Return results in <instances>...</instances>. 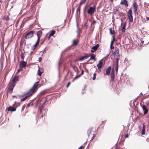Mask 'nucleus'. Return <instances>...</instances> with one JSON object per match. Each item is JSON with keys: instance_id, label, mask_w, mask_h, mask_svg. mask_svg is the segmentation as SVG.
<instances>
[{"instance_id": "obj_25", "label": "nucleus", "mask_w": 149, "mask_h": 149, "mask_svg": "<svg viewBox=\"0 0 149 149\" xmlns=\"http://www.w3.org/2000/svg\"><path fill=\"white\" fill-rule=\"evenodd\" d=\"M91 59L95 60V56L93 54H92L91 56Z\"/></svg>"}, {"instance_id": "obj_46", "label": "nucleus", "mask_w": 149, "mask_h": 149, "mask_svg": "<svg viewBox=\"0 0 149 149\" xmlns=\"http://www.w3.org/2000/svg\"><path fill=\"white\" fill-rule=\"evenodd\" d=\"M16 97V96L15 95H14V96H13V97Z\"/></svg>"}, {"instance_id": "obj_40", "label": "nucleus", "mask_w": 149, "mask_h": 149, "mask_svg": "<svg viewBox=\"0 0 149 149\" xmlns=\"http://www.w3.org/2000/svg\"><path fill=\"white\" fill-rule=\"evenodd\" d=\"M84 71L82 70V72H81V74H80V75H82L83 73H84Z\"/></svg>"}, {"instance_id": "obj_12", "label": "nucleus", "mask_w": 149, "mask_h": 149, "mask_svg": "<svg viewBox=\"0 0 149 149\" xmlns=\"http://www.w3.org/2000/svg\"><path fill=\"white\" fill-rule=\"evenodd\" d=\"M142 108L143 109V110L144 111V114H146L148 112V110L147 109V107L144 105H143L142 107Z\"/></svg>"}, {"instance_id": "obj_41", "label": "nucleus", "mask_w": 149, "mask_h": 149, "mask_svg": "<svg viewBox=\"0 0 149 149\" xmlns=\"http://www.w3.org/2000/svg\"><path fill=\"white\" fill-rule=\"evenodd\" d=\"M93 24H95V23H96V22L94 20V21H93Z\"/></svg>"}, {"instance_id": "obj_37", "label": "nucleus", "mask_w": 149, "mask_h": 149, "mask_svg": "<svg viewBox=\"0 0 149 149\" xmlns=\"http://www.w3.org/2000/svg\"><path fill=\"white\" fill-rule=\"evenodd\" d=\"M115 40V37H114V36H113L112 41H113V42H114Z\"/></svg>"}, {"instance_id": "obj_45", "label": "nucleus", "mask_w": 149, "mask_h": 149, "mask_svg": "<svg viewBox=\"0 0 149 149\" xmlns=\"http://www.w3.org/2000/svg\"><path fill=\"white\" fill-rule=\"evenodd\" d=\"M40 113H41L42 112V109H40Z\"/></svg>"}, {"instance_id": "obj_7", "label": "nucleus", "mask_w": 149, "mask_h": 149, "mask_svg": "<svg viewBox=\"0 0 149 149\" xmlns=\"http://www.w3.org/2000/svg\"><path fill=\"white\" fill-rule=\"evenodd\" d=\"M133 6L135 13H137V9L138 8V5H137L136 2H134L133 3Z\"/></svg>"}, {"instance_id": "obj_13", "label": "nucleus", "mask_w": 149, "mask_h": 149, "mask_svg": "<svg viewBox=\"0 0 149 149\" xmlns=\"http://www.w3.org/2000/svg\"><path fill=\"white\" fill-rule=\"evenodd\" d=\"M16 108L12 107H9L8 108V110L9 111H16Z\"/></svg>"}, {"instance_id": "obj_44", "label": "nucleus", "mask_w": 149, "mask_h": 149, "mask_svg": "<svg viewBox=\"0 0 149 149\" xmlns=\"http://www.w3.org/2000/svg\"><path fill=\"white\" fill-rule=\"evenodd\" d=\"M125 137L126 138L128 137V135H127L125 136Z\"/></svg>"}, {"instance_id": "obj_49", "label": "nucleus", "mask_w": 149, "mask_h": 149, "mask_svg": "<svg viewBox=\"0 0 149 149\" xmlns=\"http://www.w3.org/2000/svg\"><path fill=\"white\" fill-rule=\"evenodd\" d=\"M141 94H142L141 93L140 94V95H141Z\"/></svg>"}, {"instance_id": "obj_33", "label": "nucleus", "mask_w": 149, "mask_h": 149, "mask_svg": "<svg viewBox=\"0 0 149 149\" xmlns=\"http://www.w3.org/2000/svg\"><path fill=\"white\" fill-rule=\"evenodd\" d=\"M118 70V66L116 65L115 67V70L116 72H117Z\"/></svg>"}, {"instance_id": "obj_20", "label": "nucleus", "mask_w": 149, "mask_h": 149, "mask_svg": "<svg viewBox=\"0 0 149 149\" xmlns=\"http://www.w3.org/2000/svg\"><path fill=\"white\" fill-rule=\"evenodd\" d=\"M39 41H40L39 40H37L35 45L32 47L33 49H35L36 47L38 45L39 43Z\"/></svg>"}, {"instance_id": "obj_43", "label": "nucleus", "mask_w": 149, "mask_h": 149, "mask_svg": "<svg viewBox=\"0 0 149 149\" xmlns=\"http://www.w3.org/2000/svg\"><path fill=\"white\" fill-rule=\"evenodd\" d=\"M143 42H144V41H142L141 42V44H143Z\"/></svg>"}, {"instance_id": "obj_1", "label": "nucleus", "mask_w": 149, "mask_h": 149, "mask_svg": "<svg viewBox=\"0 0 149 149\" xmlns=\"http://www.w3.org/2000/svg\"><path fill=\"white\" fill-rule=\"evenodd\" d=\"M39 82L35 83L33 87L30 89L29 91L22 95V97L23 98L21 99L22 101H24L28 97L31 95L35 91V89L38 85Z\"/></svg>"}, {"instance_id": "obj_28", "label": "nucleus", "mask_w": 149, "mask_h": 149, "mask_svg": "<svg viewBox=\"0 0 149 149\" xmlns=\"http://www.w3.org/2000/svg\"><path fill=\"white\" fill-rule=\"evenodd\" d=\"M81 76V75L80 74H79V75H77V76H75V77H74V79L73 80V81H74V80L77 78H79V77H80V76Z\"/></svg>"}, {"instance_id": "obj_48", "label": "nucleus", "mask_w": 149, "mask_h": 149, "mask_svg": "<svg viewBox=\"0 0 149 149\" xmlns=\"http://www.w3.org/2000/svg\"><path fill=\"white\" fill-rule=\"evenodd\" d=\"M110 1H111V2H112L113 1V0H110Z\"/></svg>"}, {"instance_id": "obj_6", "label": "nucleus", "mask_w": 149, "mask_h": 149, "mask_svg": "<svg viewBox=\"0 0 149 149\" xmlns=\"http://www.w3.org/2000/svg\"><path fill=\"white\" fill-rule=\"evenodd\" d=\"M42 34V32L41 30L38 31L37 32V36L38 37L37 40L40 41V38L41 37Z\"/></svg>"}, {"instance_id": "obj_15", "label": "nucleus", "mask_w": 149, "mask_h": 149, "mask_svg": "<svg viewBox=\"0 0 149 149\" xmlns=\"http://www.w3.org/2000/svg\"><path fill=\"white\" fill-rule=\"evenodd\" d=\"M111 67L110 66L106 70V75H109L111 70Z\"/></svg>"}, {"instance_id": "obj_10", "label": "nucleus", "mask_w": 149, "mask_h": 149, "mask_svg": "<svg viewBox=\"0 0 149 149\" xmlns=\"http://www.w3.org/2000/svg\"><path fill=\"white\" fill-rule=\"evenodd\" d=\"M102 64L103 63L102 61V60H101L100 61H99L98 64L97 65V66L98 69H100L101 68L102 65Z\"/></svg>"}, {"instance_id": "obj_38", "label": "nucleus", "mask_w": 149, "mask_h": 149, "mask_svg": "<svg viewBox=\"0 0 149 149\" xmlns=\"http://www.w3.org/2000/svg\"><path fill=\"white\" fill-rule=\"evenodd\" d=\"M42 58L41 57H40L39 58V61L40 62V61H41V60H42Z\"/></svg>"}, {"instance_id": "obj_29", "label": "nucleus", "mask_w": 149, "mask_h": 149, "mask_svg": "<svg viewBox=\"0 0 149 149\" xmlns=\"http://www.w3.org/2000/svg\"><path fill=\"white\" fill-rule=\"evenodd\" d=\"M77 26L78 29L77 30V33L79 35L80 33V30L79 28L78 24H77Z\"/></svg>"}, {"instance_id": "obj_31", "label": "nucleus", "mask_w": 149, "mask_h": 149, "mask_svg": "<svg viewBox=\"0 0 149 149\" xmlns=\"http://www.w3.org/2000/svg\"><path fill=\"white\" fill-rule=\"evenodd\" d=\"M96 73L95 72L94 73V74H93V80H95V79H96V77H95V76H96Z\"/></svg>"}, {"instance_id": "obj_30", "label": "nucleus", "mask_w": 149, "mask_h": 149, "mask_svg": "<svg viewBox=\"0 0 149 149\" xmlns=\"http://www.w3.org/2000/svg\"><path fill=\"white\" fill-rule=\"evenodd\" d=\"M119 60V58H116V65L118 66V61Z\"/></svg>"}, {"instance_id": "obj_9", "label": "nucleus", "mask_w": 149, "mask_h": 149, "mask_svg": "<svg viewBox=\"0 0 149 149\" xmlns=\"http://www.w3.org/2000/svg\"><path fill=\"white\" fill-rule=\"evenodd\" d=\"M114 55L117 57V58H119V49H117L114 52H113Z\"/></svg>"}, {"instance_id": "obj_17", "label": "nucleus", "mask_w": 149, "mask_h": 149, "mask_svg": "<svg viewBox=\"0 0 149 149\" xmlns=\"http://www.w3.org/2000/svg\"><path fill=\"white\" fill-rule=\"evenodd\" d=\"M26 62L22 61L20 63V64L22 67L24 68L26 66Z\"/></svg>"}, {"instance_id": "obj_34", "label": "nucleus", "mask_w": 149, "mask_h": 149, "mask_svg": "<svg viewBox=\"0 0 149 149\" xmlns=\"http://www.w3.org/2000/svg\"><path fill=\"white\" fill-rule=\"evenodd\" d=\"M80 6H79L78 8L77 9V11H80Z\"/></svg>"}, {"instance_id": "obj_21", "label": "nucleus", "mask_w": 149, "mask_h": 149, "mask_svg": "<svg viewBox=\"0 0 149 149\" xmlns=\"http://www.w3.org/2000/svg\"><path fill=\"white\" fill-rule=\"evenodd\" d=\"M89 57L88 56H83L80 58L79 60L80 61H82L83 60L87 59Z\"/></svg>"}, {"instance_id": "obj_16", "label": "nucleus", "mask_w": 149, "mask_h": 149, "mask_svg": "<svg viewBox=\"0 0 149 149\" xmlns=\"http://www.w3.org/2000/svg\"><path fill=\"white\" fill-rule=\"evenodd\" d=\"M18 81V77L16 76H15L13 78V83L15 84L16 83V81Z\"/></svg>"}, {"instance_id": "obj_19", "label": "nucleus", "mask_w": 149, "mask_h": 149, "mask_svg": "<svg viewBox=\"0 0 149 149\" xmlns=\"http://www.w3.org/2000/svg\"><path fill=\"white\" fill-rule=\"evenodd\" d=\"M78 43V41L77 39H75L72 41V45H76Z\"/></svg>"}, {"instance_id": "obj_11", "label": "nucleus", "mask_w": 149, "mask_h": 149, "mask_svg": "<svg viewBox=\"0 0 149 149\" xmlns=\"http://www.w3.org/2000/svg\"><path fill=\"white\" fill-rule=\"evenodd\" d=\"M120 3L122 5H124L126 7L128 6L126 0H123L121 1Z\"/></svg>"}, {"instance_id": "obj_23", "label": "nucleus", "mask_w": 149, "mask_h": 149, "mask_svg": "<svg viewBox=\"0 0 149 149\" xmlns=\"http://www.w3.org/2000/svg\"><path fill=\"white\" fill-rule=\"evenodd\" d=\"M125 27H126V24H124L123 26L122 29V32H125Z\"/></svg>"}, {"instance_id": "obj_50", "label": "nucleus", "mask_w": 149, "mask_h": 149, "mask_svg": "<svg viewBox=\"0 0 149 149\" xmlns=\"http://www.w3.org/2000/svg\"><path fill=\"white\" fill-rule=\"evenodd\" d=\"M19 71V70H18V72Z\"/></svg>"}, {"instance_id": "obj_14", "label": "nucleus", "mask_w": 149, "mask_h": 149, "mask_svg": "<svg viewBox=\"0 0 149 149\" xmlns=\"http://www.w3.org/2000/svg\"><path fill=\"white\" fill-rule=\"evenodd\" d=\"M111 79L112 81H113L114 78V70L113 69L111 72Z\"/></svg>"}, {"instance_id": "obj_22", "label": "nucleus", "mask_w": 149, "mask_h": 149, "mask_svg": "<svg viewBox=\"0 0 149 149\" xmlns=\"http://www.w3.org/2000/svg\"><path fill=\"white\" fill-rule=\"evenodd\" d=\"M55 33V31L54 30L52 31L49 35V38L53 36Z\"/></svg>"}, {"instance_id": "obj_27", "label": "nucleus", "mask_w": 149, "mask_h": 149, "mask_svg": "<svg viewBox=\"0 0 149 149\" xmlns=\"http://www.w3.org/2000/svg\"><path fill=\"white\" fill-rule=\"evenodd\" d=\"M86 0H82L80 3V5L81 6L82 4L86 2Z\"/></svg>"}, {"instance_id": "obj_47", "label": "nucleus", "mask_w": 149, "mask_h": 149, "mask_svg": "<svg viewBox=\"0 0 149 149\" xmlns=\"http://www.w3.org/2000/svg\"><path fill=\"white\" fill-rule=\"evenodd\" d=\"M147 20H148V19H149V18H147Z\"/></svg>"}, {"instance_id": "obj_4", "label": "nucleus", "mask_w": 149, "mask_h": 149, "mask_svg": "<svg viewBox=\"0 0 149 149\" xmlns=\"http://www.w3.org/2000/svg\"><path fill=\"white\" fill-rule=\"evenodd\" d=\"M132 14V10L131 9L129 10L127 13V15L128 19L130 22H132L133 21Z\"/></svg>"}, {"instance_id": "obj_24", "label": "nucleus", "mask_w": 149, "mask_h": 149, "mask_svg": "<svg viewBox=\"0 0 149 149\" xmlns=\"http://www.w3.org/2000/svg\"><path fill=\"white\" fill-rule=\"evenodd\" d=\"M145 126L144 125H143V129H142V135H143V134H145Z\"/></svg>"}, {"instance_id": "obj_32", "label": "nucleus", "mask_w": 149, "mask_h": 149, "mask_svg": "<svg viewBox=\"0 0 149 149\" xmlns=\"http://www.w3.org/2000/svg\"><path fill=\"white\" fill-rule=\"evenodd\" d=\"M21 59L22 60H24V54H23V53H21Z\"/></svg>"}, {"instance_id": "obj_2", "label": "nucleus", "mask_w": 149, "mask_h": 149, "mask_svg": "<svg viewBox=\"0 0 149 149\" xmlns=\"http://www.w3.org/2000/svg\"><path fill=\"white\" fill-rule=\"evenodd\" d=\"M95 10V6L93 5V7H91L88 9L87 11V13L91 15L94 13Z\"/></svg>"}, {"instance_id": "obj_26", "label": "nucleus", "mask_w": 149, "mask_h": 149, "mask_svg": "<svg viewBox=\"0 0 149 149\" xmlns=\"http://www.w3.org/2000/svg\"><path fill=\"white\" fill-rule=\"evenodd\" d=\"M109 30L110 31V33L111 34L113 35L114 33V31H112L111 28H110Z\"/></svg>"}, {"instance_id": "obj_3", "label": "nucleus", "mask_w": 149, "mask_h": 149, "mask_svg": "<svg viewBox=\"0 0 149 149\" xmlns=\"http://www.w3.org/2000/svg\"><path fill=\"white\" fill-rule=\"evenodd\" d=\"M34 31H31L29 32L25 36V38L26 39H29V38H32L33 36V33Z\"/></svg>"}, {"instance_id": "obj_35", "label": "nucleus", "mask_w": 149, "mask_h": 149, "mask_svg": "<svg viewBox=\"0 0 149 149\" xmlns=\"http://www.w3.org/2000/svg\"><path fill=\"white\" fill-rule=\"evenodd\" d=\"M113 45H110V48L111 49H113L114 48V47L112 46Z\"/></svg>"}, {"instance_id": "obj_36", "label": "nucleus", "mask_w": 149, "mask_h": 149, "mask_svg": "<svg viewBox=\"0 0 149 149\" xmlns=\"http://www.w3.org/2000/svg\"><path fill=\"white\" fill-rule=\"evenodd\" d=\"M70 82H69L68 83V84H67V87H69V86H70Z\"/></svg>"}, {"instance_id": "obj_8", "label": "nucleus", "mask_w": 149, "mask_h": 149, "mask_svg": "<svg viewBox=\"0 0 149 149\" xmlns=\"http://www.w3.org/2000/svg\"><path fill=\"white\" fill-rule=\"evenodd\" d=\"M38 74L39 76H40L42 73L43 72V69L42 68H40L38 66Z\"/></svg>"}, {"instance_id": "obj_42", "label": "nucleus", "mask_w": 149, "mask_h": 149, "mask_svg": "<svg viewBox=\"0 0 149 149\" xmlns=\"http://www.w3.org/2000/svg\"><path fill=\"white\" fill-rule=\"evenodd\" d=\"M82 148V146H81L79 147V149H81Z\"/></svg>"}, {"instance_id": "obj_39", "label": "nucleus", "mask_w": 149, "mask_h": 149, "mask_svg": "<svg viewBox=\"0 0 149 149\" xmlns=\"http://www.w3.org/2000/svg\"><path fill=\"white\" fill-rule=\"evenodd\" d=\"M113 43H114V42L112 41L111 42L110 45H113Z\"/></svg>"}, {"instance_id": "obj_18", "label": "nucleus", "mask_w": 149, "mask_h": 149, "mask_svg": "<svg viewBox=\"0 0 149 149\" xmlns=\"http://www.w3.org/2000/svg\"><path fill=\"white\" fill-rule=\"evenodd\" d=\"M15 86V84L13 83L11 84L9 87V90L10 91H12L13 90V88Z\"/></svg>"}, {"instance_id": "obj_5", "label": "nucleus", "mask_w": 149, "mask_h": 149, "mask_svg": "<svg viewBox=\"0 0 149 149\" xmlns=\"http://www.w3.org/2000/svg\"><path fill=\"white\" fill-rule=\"evenodd\" d=\"M99 47L98 44H97L95 46L91 48V52H93L96 51Z\"/></svg>"}]
</instances>
